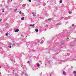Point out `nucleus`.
<instances>
[{
	"label": "nucleus",
	"mask_w": 76,
	"mask_h": 76,
	"mask_svg": "<svg viewBox=\"0 0 76 76\" xmlns=\"http://www.w3.org/2000/svg\"><path fill=\"white\" fill-rule=\"evenodd\" d=\"M2 12H4V11L3 10V11H2Z\"/></svg>",
	"instance_id": "obj_19"
},
{
	"label": "nucleus",
	"mask_w": 76,
	"mask_h": 76,
	"mask_svg": "<svg viewBox=\"0 0 76 76\" xmlns=\"http://www.w3.org/2000/svg\"><path fill=\"white\" fill-rule=\"evenodd\" d=\"M48 20H51L52 19L51 18H49L48 19Z\"/></svg>",
	"instance_id": "obj_6"
},
{
	"label": "nucleus",
	"mask_w": 76,
	"mask_h": 76,
	"mask_svg": "<svg viewBox=\"0 0 76 76\" xmlns=\"http://www.w3.org/2000/svg\"><path fill=\"white\" fill-rule=\"evenodd\" d=\"M12 46H15V45H14V44H13V45H12Z\"/></svg>",
	"instance_id": "obj_17"
},
{
	"label": "nucleus",
	"mask_w": 76,
	"mask_h": 76,
	"mask_svg": "<svg viewBox=\"0 0 76 76\" xmlns=\"http://www.w3.org/2000/svg\"><path fill=\"white\" fill-rule=\"evenodd\" d=\"M35 31L36 32H38V29H36Z\"/></svg>",
	"instance_id": "obj_5"
},
{
	"label": "nucleus",
	"mask_w": 76,
	"mask_h": 76,
	"mask_svg": "<svg viewBox=\"0 0 76 76\" xmlns=\"http://www.w3.org/2000/svg\"><path fill=\"white\" fill-rule=\"evenodd\" d=\"M35 26V24H33V25H32V24H30V26Z\"/></svg>",
	"instance_id": "obj_4"
},
{
	"label": "nucleus",
	"mask_w": 76,
	"mask_h": 76,
	"mask_svg": "<svg viewBox=\"0 0 76 76\" xmlns=\"http://www.w3.org/2000/svg\"><path fill=\"white\" fill-rule=\"evenodd\" d=\"M60 3H62V1H60Z\"/></svg>",
	"instance_id": "obj_12"
},
{
	"label": "nucleus",
	"mask_w": 76,
	"mask_h": 76,
	"mask_svg": "<svg viewBox=\"0 0 76 76\" xmlns=\"http://www.w3.org/2000/svg\"><path fill=\"white\" fill-rule=\"evenodd\" d=\"M63 75H66V72H63Z\"/></svg>",
	"instance_id": "obj_8"
},
{
	"label": "nucleus",
	"mask_w": 76,
	"mask_h": 76,
	"mask_svg": "<svg viewBox=\"0 0 76 76\" xmlns=\"http://www.w3.org/2000/svg\"><path fill=\"white\" fill-rule=\"evenodd\" d=\"M1 68V66H0V68Z\"/></svg>",
	"instance_id": "obj_24"
},
{
	"label": "nucleus",
	"mask_w": 76,
	"mask_h": 76,
	"mask_svg": "<svg viewBox=\"0 0 76 76\" xmlns=\"http://www.w3.org/2000/svg\"><path fill=\"white\" fill-rule=\"evenodd\" d=\"M72 26H74V24H72Z\"/></svg>",
	"instance_id": "obj_21"
},
{
	"label": "nucleus",
	"mask_w": 76,
	"mask_h": 76,
	"mask_svg": "<svg viewBox=\"0 0 76 76\" xmlns=\"http://www.w3.org/2000/svg\"><path fill=\"white\" fill-rule=\"evenodd\" d=\"M37 66L38 67H39V63H37Z\"/></svg>",
	"instance_id": "obj_7"
},
{
	"label": "nucleus",
	"mask_w": 76,
	"mask_h": 76,
	"mask_svg": "<svg viewBox=\"0 0 76 76\" xmlns=\"http://www.w3.org/2000/svg\"><path fill=\"white\" fill-rule=\"evenodd\" d=\"M1 20H0V22L1 21Z\"/></svg>",
	"instance_id": "obj_20"
},
{
	"label": "nucleus",
	"mask_w": 76,
	"mask_h": 76,
	"mask_svg": "<svg viewBox=\"0 0 76 76\" xmlns=\"http://www.w3.org/2000/svg\"><path fill=\"white\" fill-rule=\"evenodd\" d=\"M15 10V11L17 10V9H16Z\"/></svg>",
	"instance_id": "obj_23"
},
{
	"label": "nucleus",
	"mask_w": 76,
	"mask_h": 76,
	"mask_svg": "<svg viewBox=\"0 0 76 76\" xmlns=\"http://www.w3.org/2000/svg\"><path fill=\"white\" fill-rule=\"evenodd\" d=\"M34 13H34V12H32V14L33 15V16H34V17L36 16V15L35 14H34Z\"/></svg>",
	"instance_id": "obj_1"
},
{
	"label": "nucleus",
	"mask_w": 76,
	"mask_h": 76,
	"mask_svg": "<svg viewBox=\"0 0 76 76\" xmlns=\"http://www.w3.org/2000/svg\"><path fill=\"white\" fill-rule=\"evenodd\" d=\"M21 11H20V12H19L20 14H21Z\"/></svg>",
	"instance_id": "obj_15"
},
{
	"label": "nucleus",
	"mask_w": 76,
	"mask_h": 76,
	"mask_svg": "<svg viewBox=\"0 0 76 76\" xmlns=\"http://www.w3.org/2000/svg\"><path fill=\"white\" fill-rule=\"evenodd\" d=\"M12 0H11V1H12Z\"/></svg>",
	"instance_id": "obj_25"
},
{
	"label": "nucleus",
	"mask_w": 76,
	"mask_h": 76,
	"mask_svg": "<svg viewBox=\"0 0 76 76\" xmlns=\"http://www.w3.org/2000/svg\"><path fill=\"white\" fill-rule=\"evenodd\" d=\"M8 33H7L5 35L6 36H7V35H8Z\"/></svg>",
	"instance_id": "obj_10"
},
{
	"label": "nucleus",
	"mask_w": 76,
	"mask_h": 76,
	"mask_svg": "<svg viewBox=\"0 0 76 76\" xmlns=\"http://www.w3.org/2000/svg\"><path fill=\"white\" fill-rule=\"evenodd\" d=\"M29 2H31V0H29Z\"/></svg>",
	"instance_id": "obj_13"
},
{
	"label": "nucleus",
	"mask_w": 76,
	"mask_h": 76,
	"mask_svg": "<svg viewBox=\"0 0 76 76\" xmlns=\"http://www.w3.org/2000/svg\"><path fill=\"white\" fill-rule=\"evenodd\" d=\"M73 73H74V74H76V71H74Z\"/></svg>",
	"instance_id": "obj_9"
},
{
	"label": "nucleus",
	"mask_w": 76,
	"mask_h": 76,
	"mask_svg": "<svg viewBox=\"0 0 76 76\" xmlns=\"http://www.w3.org/2000/svg\"><path fill=\"white\" fill-rule=\"evenodd\" d=\"M21 37H23V35H21Z\"/></svg>",
	"instance_id": "obj_22"
},
{
	"label": "nucleus",
	"mask_w": 76,
	"mask_h": 76,
	"mask_svg": "<svg viewBox=\"0 0 76 76\" xmlns=\"http://www.w3.org/2000/svg\"><path fill=\"white\" fill-rule=\"evenodd\" d=\"M22 15H23V16H24V13H23L22 14Z\"/></svg>",
	"instance_id": "obj_14"
},
{
	"label": "nucleus",
	"mask_w": 76,
	"mask_h": 76,
	"mask_svg": "<svg viewBox=\"0 0 76 76\" xmlns=\"http://www.w3.org/2000/svg\"><path fill=\"white\" fill-rule=\"evenodd\" d=\"M19 29H17L16 30H15V32H19Z\"/></svg>",
	"instance_id": "obj_2"
},
{
	"label": "nucleus",
	"mask_w": 76,
	"mask_h": 76,
	"mask_svg": "<svg viewBox=\"0 0 76 76\" xmlns=\"http://www.w3.org/2000/svg\"><path fill=\"white\" fill-rule=\"evenodd\" d=\"M10 48H11V46H10Z\"/></svg>",
	"instance_id": "obj_18"
},
{
	"label": "nucleus",
	"mask_w": 76,
	"mask_h": 76,
	"mask_svg": "<svg viewBox=\"0 0 76 76\" xmlns=\"http://www.w3.org/2000/svg\"><path fill=\"white\" fill-rule=\"evenodd\" d=\"M71 13H72V12L71 11H70L69 12V14H71Z\"/></svg>",
	"instance_id": "obj_11"
},
{
	"label": "nucleus",
	"mask_w": 76,
	"mask_h": 76,
	"mask_svg": "<svg viewBox=\"0 0 76 76\" xmlns=\"http://www.w3.org/2000/svg\"><path fill=\"white\" fill-rule=\"evenodd\" d=\"M25 19V18L24 17H22L21 18V20H24Z\"/></svg>",
	"instance_id": "obj_3"
},
{
	"label": "nucleus",
	"mask_w": 76,
	"mask_h": 76,
	"mask_svg": "<svg viewBox=\"0 0 76 76\" xmlns=\"http://www.w3.org/2000/svg\"><path fill=\"white\" fill-rule=\"evenodd\" d=\"M27 63H29V61H28Z\"/></svg>",
	"instance_id": "obj_16"
},
{
	"label": "nucleus",
	"mask_w": 76,
	"mask_h": 76,
	"mask_svg": "<svg viewBox=\"0 0 76 76\" xmlns=\"http://www.w3.org/2000/svg\"><path fill=\"white\" fill-rule=\"evenodd\" d=\"M46 21L47 22V20H46Z\"/></svg>",
	"instance_id": "obj_26"
}]
</instances>
